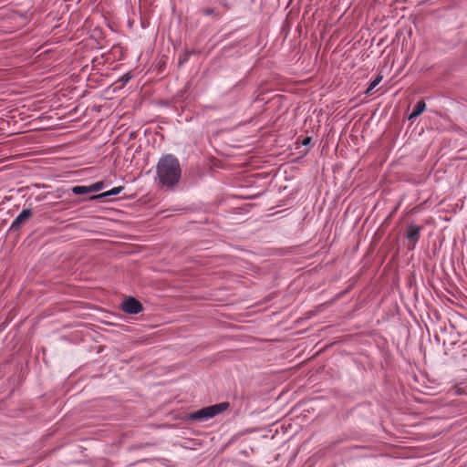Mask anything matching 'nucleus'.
<instances>
[{
    "mask_svg": "<svg viewBox=\"0 0 467 467\" xmlns=\"http://www.w3.org/2000/svg\"><path fill=\"white\" fill-rule=\"evenodd\" d=\"M465 390H464V388H462V387H459V386H454L451 389V393L452 395H461L462 393H464Z\"/></svg>",
    "mask_w": 467,
    "mask_h": 467,
    "instance_id": "obj_10",
    "label": "nucleus"
},
{
    "mask_svg": "<svg viewBox=\"0 0 467 467\" xmlns=\"http://www.w3.org/2000/svg\"><path fill=\"white\" fill-rule=\"evenodd\" d=\"M418 231H419V229H417V230H415V231L411 232L410 234H416Z\"/></svg>",
    "mask_w": 467,
    "mask_h": 467,
    "instance_id": "obj_14",
    "label": "nucleus"
},
{
    "mask_svg": "<svg viewBox=\"0 0 467 467\" xmlns=\"http://www.w3.org/2000/svg\"><path fill=\"white\" fill-rule=\"evenodd\" d=\"M72 192L76 195L92 193L90 186L78 185L71 189Z\"/></svg>",
    "mask_w": 467,
    "mask_h": 467,
    "instance_id": "obj_7",
    "label": "nucleus"
},
{
    "mask_svg": "<svg viewBox=\"0 0 467 467\" xmlns=\"http://www.w3.org/2000/svg\"><path fill=\"white\" fill-rule=\"evenodd\" d=\"M228 407L229 404L227 402L218 403L190 413L188 415V419L197 421H204L224 411Z\"/></svg>",
    "mask_w": 467,
    "mask_h": 467,
    "instance_id": "obj_2",
    "label": "nucleus"
},
{
    "mask_svg": "<svg viewBox=\"0 0 467 467\" xmlns=\"http://www.w3.org/2000/svg\"><path fill=\"white\" fill-rule=\"evenodd\" d=\"M32 216V212L30 209H24L17 216L16 218L13 221L12 224H11V228L14 229V228H16L18 227L19 225L23 224L24 223H26L30 217Z\"/></svg>",
    "mask_w": 467,
    "mask_h": 467,
    "instance_id": "obj_4",
    "label": "nucleus"
},
{
    "mask_svg": "<svg viewBox=\"0 0 467 467\" xmlns=\"http://www.w3.org/2000/svg\"><path fill=\"white\" fill-rule=\"evenodd\" d=\"M382 80V76H378L373 81L370 82L368 88L365 91L366 95L370 94V92L380 83Z\"/></svg>",
    "mask_w": 467,
    "mask_h": 467,
    "instance_id": "obj_8",
    "label": "nucleus"
},
{
    "mask_svg": "<svg viewBox=\"0 0 467 467\" xmlns=\"http://www.w3.org/2000/svg\"><path fill=\"white\" fill-rule=\"evenodd\" d=\"M407 236H408V238H409L410 241H412V242H416V241H417V239H418V238H417V236H418V235H412V234H410V235H407Z\"/></svg>",
    "mask_w": 467,
    "mask_h": 467,
    "instance_id": "obj_12",
    "label": "nucleus"
},
{
    "mask_svg": "<svg viewBox=\"0 0 467 467\" xmlns=\"http://www.w3.org/2000/svg\"><path fill=\"white\" fill-rule=\"evenodd\" d=\"M121 310L127 314L136 315L143 310V306L136 298L129 297L123 301Z\"/></svg>",
    "mask_w": 467,
    "mask_h": 467,
    "instance_id": "obj_3",
    "label": "nucleus"
},
{
    "mask_svg": "<svg viewBox=\"0 0 467 467\" xmlns=\"http://www.w3.org/2000/svg\"><path fill=\"white\" fill-rule=\"evenodd\" d=\"M89 186H90V189H91L92 192H99L102 189H104L105 183H104V182L99 181V182H95L93 184H90Z\"/></svg>",
    "mask_w": 467,
    "mask_h": 467,
    "instance_id": "obj_9",
    "label": "nucleus"
},
{
    "mask_svg": "<svg viewBox=\"0 0 467 467\" xmlns=\"http://www.w3.org/2000/svg\"><path fill=\"white\" fill-rule=\"evenodd\" d=\"M311 139L310 138H306L303 141V144L304 145H307L309 142H310Z\"/></svg>",
    "mask_w": 467,
    "mask_h": 467,
    "instance_id": "obj_13",
    "label": "nucleus"
},
{
    "mask_svg": "<svg viewBox=\"0 0 467 467\" xmlns=\"http://www.w3.org/2000/svg\"><path fill=\"white\" fill-rule=\"evenodd\" d=\"M157 175L160 182L168 188L173 187L181 179L179 161L173 155H166L157 164Z\"/></svg>",
    "mask_w": 467,
    "mask_h": 467,
    "instance_id": "obj_1",
    "label": "nucleus"
},
{
    "mask_svg": "<svg viewBox=\"0 0 467 467\" xmlns=\"http://www.w3.org/2000/svg\"><path fill=\"white\" fill-rule=\"evenodd\" d=\"M426 109V104L423 100H420L414 106L411 113L409 116V119H413L420 116Z\"/></svg>",
    "mask_w": 467,
    "mask_h": 467,
    "instance_id": "obj_6",
    "label": "nucleus"
},
{
    "mask_svg": "<svg viewBox=\"0 0 467 467\" xmlns=\"http://www.w3.org/2000/svg\"><path fill=\"white\" fill-rule=\"evenodd\" d=\"M131 78L130 73H127L121 77V79L123 82H128Z\"/></svg>",
    "mask_w": 467,
    "mask_h": 467,
    "instance_id": "obj_11",
    "label": "nucleus"
},
{
    "mask_svg": "<svg viewBox=\"0 0 467 467\" xmlns=\"http://www.w3.org/2000/svg\"><path fill=\"white\" fill-rule=\"evenodd\" d=\"M123 190H124L123 186H117V187H114L111 190L104 192H102L100 194L91 196V197H89V199L90 200L102 199V198H106V197H109V196H113V195H118Z\"/></svg>",
    "mask_w": 467,
    "mask_h": 467,
    "instance_id": "obj_5",
    "label": "nucleus"
}]
</instances>
